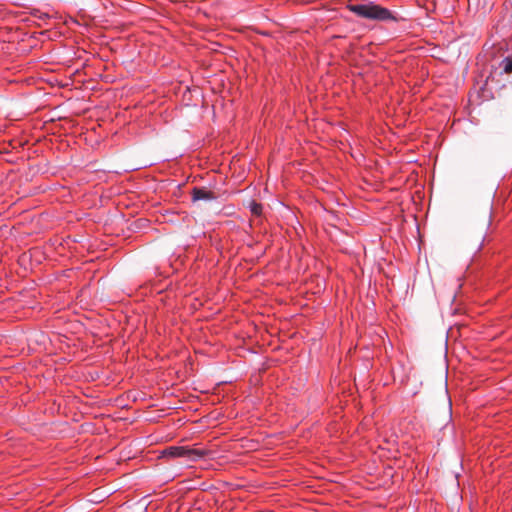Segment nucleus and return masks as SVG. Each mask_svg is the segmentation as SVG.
<instances>
[{"label": "nucleus", "instance_id": "nucleus-5", "mask_svg": "<svg viewBox=\"0 0 512 512\" xmlns=\"http://www.w3.org/2000/svg\"><path fill=\"white\" fill-rule=\"evenodd\" d=\"M261 210H262V206L260 204L253 203L251 205V211L253 214L259 215L261 213Z\"/></svg>", "mask_w": 512, "mask_h": 512}, {"label": "nucleus", "instance_id": "nucleus-4", "mask_svg": "<svg viewBox=\"0 0 512 512\" xmlns=\"http://www.w3.org/2000/svg\"><path fill=\"white\" fill-rule=\"evenodd\" d=\"M503 71L505 73H511L512 72V56H508L504 58L500 64Z\"/></svg>", "mask_w": 512, "mask_h": 512}, {"label": "nucleus", "instance_id": "nucleus-1", "mask_svg": "<svg viewBox=\"0 0 512 512\" xmlns=\"http://www.w3.org/2000/svg\"><path fill=\"white\" fill-rule=\"evenodd\" d=\"M347 8L356 16L367 20L390 21L396 19L389 9L384 8L372 1L349 4Z\"/></svg>", "mask_w": 512, "mask_h": 512}, {"label": "nucleus", "instance_id": "nucleus-2", "mask_svg": "<svg viewBox=\"0 0 512 512\" xmlns=\"http://www.w3.org/2000/svg\"><path fill=\"white\" fill-rule=\"evenodd\" d=\"M162 454L164 457L185 458L190 461H197L206 456L207 452L203 449H192L186 446H170Z\"/></svg>", "mask_w": 512, "mask_h": 512}, {"label": "nucleus", "instance_id": "nucleus-3", "mask_svg": "<svg viewBox=\"0 0 512 512\" xmlns=\"http://www.w3.org/2000/svg\"><path fill=\"white\" fill-rule=\"evenodd\" d=\"M192 198L194 201H198V200H213L216 197L213 192H211L205 188L195 187L192 192Z\"/></svg>", "mask_w": 512, "mask_h": 512}]
</instances>
